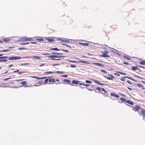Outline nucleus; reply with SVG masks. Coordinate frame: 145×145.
Segmentation results:
<instances>
[{"label": "nucleus", "instance_id": "1", "mask_svg": "<svg viewBox=\"0 0 145 145\" xmlns=\"http://www.w3.org/2000/svg\"><path fill=\"white\" fill-rule=\"evenodd\" d=\"M8 58L7 56H4L0 57V62H6L7 60L6 59H7Z\"/></svg>", "mask_w": 145, "mask_h": 145}, {"label": "nucleus", "instance_id": "2", "mask_svg": "<svg viewBox=\"0 0 145 145\" xmlns=\"http://www.w3.org/2000/svg\"><path fill=\"white\" fill-rule=\"evenodd\" d=\"M138 113L140 116H142L144 117L145 116V109H141V112H138Z\"/></svg>", "mask_w": 145, "mask_h": 145}, {"label": "nucleus", "instance_id": "3", "mask_svg": "<svg viewBox=\"0 0 145 145\" xmlns=\"http://www.w3.org/2000/svg\"><path fill=\"white\" fill-rule=\"evenodd\" d=\"M140 109V106L139 105H136L135 107L133 108V109L135 111H138V110Z\"/></svg>", "mask_w": 145, "mask_h": 145}, {"label": "nucleus", "instance_id": "4", "mask_svg": "<svg viewBox=\"0 0 145 145\" xmlns=\"http://www.w3.org/2000/svg\"><path fill=\"white\" fill-rule=\"evenodd\" d=\"M22 41H27L32 40V39L31 38H23L21 39Z\"/></svg>", "mask_w": 145, "mask_h": 145}, {"label": "nucleus", "instance_id": "5", "mask_svg": "<svg viewBox=\"0 0 145 145\" xmlns=\"http://www.w3.org/2000/svg\"><path fill=\"white\" fill-rule=\"evenodd\" d=\"M125 78H127L128 79H131L133 81H135L132 78L130 77H129L127 76H125L124 77H123L121 79V80L122 81H124L125 80Z\"/></svg>", "mask_w": 145, "mask_h": 145}, {"label": "nucleus", "instance_id": "6", "mask_svg": "<svg viewBox=\"0 0 145 145\" xmlns=\"http://www.w3.org/2000/svg\"><path fill=\"white\" fill-rule=\"evenodd\" d=\"M108 75L111 76V77H109L106 76H104L107 79H108L110 80H113V79L112 78H114V77L112 76V74H108Z\"/></svg>", "mask_w": 145, "mask_h": 145}, {"label": "nucleus", "instance_id": "7", "mask_svg": "<svg viewBox=\"0 0 145 145\" xmlns=\"http://www.w3.org/2000/svg\"><path fill=\"white\" fill-rule=\"evenodd\" d=\"M110 95L112 97L116 98H118L119 97V96L118 95H116V93H111Z\"/></svg>", "mask_w": 145, "mask_h": 145}, {"label": "nucleus", "instance_id": "8", "mask_svg": "<svg viewBox=\"0 0 145 145\" xmlns=\"http://www.w3.org/2000/svg\"><path fill=\"white\" fill-rule=\"evenodd\" d=\"M55 81V80L54 78H50L49 80V82L51 84H53Z\"/></svg>", "mask_w": 145, "mask_h": 145}, {"label": "nucleus", "instance_id": "9", "mask_svg": "<svg viewBox=\"0 0 145 145\" xmlns=\"http://www.w3.org/2000/svg\"><path fill=\"white\" fill-rule=\"evenodd\" d=\"M36 40L39 41L41 42L44 40V39L41 37H37L36 38Z\"/></svg>", "mask_w": 145, "mask_h": 145}, {"label": "nucleus", "instance_id": "10", "mask_svg": "<svg viewBox=\"0 0 145 145\" xmlns=\"http://www.w3.org/2000/svg\"><path fill=\"white\" fill-rule=\"evenodd\" d=\"M93 64L94 65H95L96 66H103L104 65L101 63H93Z\"/></svg>", "mask_w": 145, "mask_h": 145}, {"label": "nucleus", "instance_id": "11", "mask_svg": "<svg viewBox=\"0 0 145 145\" xmlns=\"http://www.w3.org/2000/svg\"><path fill=\"white\" fill-rule=\"evenodd\" d=\"M79 44L80 45H82V46H88L89 44L88 43H82L80 42H79Z\"/></svg>", "mask_w": 145, "mask_h": 145}, {"label": "nucleus", "instance_id": "12", "mask_svg": "<svg viewBox=\"0 0 145 145\" xmlns=\"http://www.w3.org/2000/svg\"><path fill=\"white\" fill-rule=\"evenodd\" d=\"M47 40L48 41L50 42H53L54 41V39L51 37H48L47 39Z\"/></svg>", "mask_w": 145, "mask_h": 145}, {"label": "nucleus", "instance_id": "13", "mask_svg": "<svg viewBox=\"0 0 145 145\" xmlns=\"http://www.w3.org/2000/svg\"><path fill=\"white\" fill-rule=\"evenodd\" d=\"M132 69L133 71H135L137 70H138L139 71H141L138 68L137 66H133L132 67Z\"/></svg>", "mask_w": 145, "mask_h": 145}, {"label": "nucleus", "instance_id": "14", "mask_svg": "<svg viewBox=\"0 0 145 145\" xmlns=\"http://www.w3.org/2000/svg\"><path fill=\"white\" fill-rule=\"evenodd\" d=\"M63 81L66 84L69 83L70 82V80L66 79H64L63 80Z\"/></svg>", "mask_w": 145, "mask_h": 145}, {"label": "nucleus", "instance_id": "15", "mask_svg": "<svg viewBox=\"0 0 145 145\" xmlns=\"http://www.w3.org/2000/svg\"><path fill=\"white\" fill-rule=\"evenodd\" d=\"M60 57L59 56L54 55L50 56H48V57H51V58H56V57Z\"/></svg>", "mask_w": 145, "mask_h": 145}, {"label": "nucleus", "instance_id": "16", "mask_svg": "<svg viewBox=\"0 0 145 145\" xmlns=\"http://www.w3.org/2000/svg\"><path fill=\"white\" fill-rule=\"evenodd\" d=\"M126 102L129 104L131 105H133L134 104L133 103L132 101H131L130 100H127L126 101Z\"/></svg>", "mask_w": 145, "mask_h": 145}, {"label": "nucleus", "instance_id": "17", "mask_svg": "<svg viewBox=\"0 0 145 145\" xmlns=\"http://www.w3.org/2000/svg\"><path fill=\"white\" fill-rule=\"evenodd\" d=\"M2 40L3 41L5 42H8L10 41L9 39L7 38L3 39H2Z\"/></svg>", "mask_w": 145, "mask_h": 145}, {"label": "nucleus", "instance_id": "18", "mask_svg": "<svg viewBox=\"0 0 145 145\" xmlns=\"http://www.w3.org/2000/svg\"><path fill=\"white\" fill-rule=\"evenodd\" d=\"M123 57L125 59H126L127 60H130L131 59L130 58L129 56H123Z\"/></svg>", "mask_w": 145, "mask_h": 145}, {"label": "nucleus", "instance_id": "19", "mask_svg": "<svg viewBox=\"0 0 145 145\" xmlns=\"http://www.w3.org/2000/svg\"><path fill=\"white\" fill-rule=\"evenodd\" d=\"M102 56L103 57H109V56H108L107 54L106 53L103 54L102 55Z\"/></svg>", "mask_w": 145, "mask_h": 145}, {"label": "nucleus", "instance_id": "20", "mask_svg": "<svg viewBox=\"0 0 145 145\" xmlns=\"http://www.w3.org/2000/svg\"><path fill=\"white\" fill-rule=\"evenodd\" d=\"M21 83L22 84L23 86H26L27 84V83L25 81H23L21 82Z\"/></svg>", "mask_w": 145, "mask_h": 145}, {"label": "nucleus", "instance_id": "21", "mask_svg": "<svg viewBox=\"0 0 145 145\" xmlns=\"http://www.w3.org/2000/svg\"><path fill=\"white\" fill-rule=\"evenodd\" d=\"M14 60L19 59L21 58L20 57L14 56Z\"/></svg>", "mask_w": 145, "mask_h": 145}, {"label": "nucleus", "instance_id": "22", "mask_svg": "<svg viewBox=\"0 0 145 145\" xmlns=\"http://www.w3.org/2000/svg\"><path fill=\"white\" fill-rule=\"evenodd\" d=\"M53 73V72L52 71H49V72H44V73L45 74H52Z\"/></svg>", "mask_w": 145, "mask_h": 145}, {"label": "nucleus", "instance_id": "23", "mask_svg": "<svg viewBox=\"0 0 145 145\" xmlns=\"http://www.w3.org/2000/svg\"><path fill=\"white\" fill-rule=\"evenodd\" d=\"M140 64L142 65H145V60H143L140 62Z\"/></svg>", "mask_w": 145, "mask_h": 145}, {"label": "nucleus", "instance_id": "24", "mask_svg": "<svg viewBox=\"0 0 145 145\" xmlns=\"http://www.w3.org/2000/svg\"><path fill=\"white\" fill-rule=\"evenodd\" d=\"M93 81L95 83L98 84L99 85V84L100 82L99 81L95 80H94Z\"/></svg>", "mask_w": 145, "mask_h": 145}, {"label": "nucleus", "instance_id": "25", "mask_svg": "<svg viewBox=\"0 0 145 145\" xmlns=\"http://www.w3.org/2000/svg\"><path fill=\"white\" fill-rule=\"evenodd\" d=\"M79 82L78 81L73 80V84H78Z\"/></svg>", "mask_w": 145, "mask_h": 145}, {"label": "nucleus", "instance_id": "26", "mask_svg": "<svg viewBox=\"0 0 145 145\" xmlns=\"http://www.w3.org/2000/svg\"><path fill=\"white\" fill-rule=\"evenodd\" d=\"M79 84L80 85H83L87 87L89 86V84H83L81 83H80Z\"/></svg>", "mask_w": 145, "mask_h": 145}, {"label": "nucleus", "instance_id": "27", "mask_svg": "<svg viewBox=\"0 0 145 145\" xmlns=\"http://www.w3.org/2000/svg\"><path fill=\"white\" fill-rule=\"evenodd\" d=\"M120 100L122 102H124L125 101L126 99L125 98H120Z\"/></svg>", "mask_w": 145, "mask_h": 145}, {"label": "nucleus", "instance_id": "28", "mask_svg": "<svg viewBox=\"0 0 145 145\" xmlns=\"http://www.w3.org/2000/svg\"><path fill=\"white\" fill-rule=\"evenodd\" d=\"M33 57L34 58H36L38 59H40V57L37 56H33Z\"/></svg>", "mask_w": 145, "mask_h": 145}, {"label": "nucleus", "instance_id": "29", "mask_svg": "<svg viewBox=\"0 0 145 145\" xmlns=\"http://www.w3.org/2000/svg\"><path fill=\"white\" fill-rule=\"evenodd\" d=\"M26 72L24 71H18V74H22L23 73H26Z\"/></svg>", "mask_w": 145, "mask_h": 145}, {"label": "nucleus", "instance_id": "30", "mask_svg": "<svg viewBox=\"0 0 145 145\" xmlns=\"http://www.w3.org/2000/svg\"><path fill=\"white\" fill-rule=\"evenodd\" d=\"M118 73L122 75H126V74L125 73L122 72H117Z\"/></svg>", "mask_w": 145, "mask_h": 145}, {"label": "nucleus", "instance_id": "31", "mask_svg": "<svg viewBox=\"0 0 145 145\" xmlns=\"http://www.w3.org/2000/svg\"><path fill=\"white\" fill-rule=\"evenodd\" d=\"M61 40L62 42H69V40Z\"/></svg>", "mask_w": 145, "mask_h": 145}, {"label": "nucleus", "instance_id": "32", "mask_svg": "<svg viewBox=\"0 0 145 145\" xmlns=\"http://www.w3.org/2000/svg\"><path fill=\"white\" fill-rule=\"evenodd\" d=\"M52 50H56V51H59V50L57 48H53L52 49Z\"/></svg>", "mask_w": 145, "mask_h": 145}, {"label": "nucleus", "instance_id": "33", "mask_svg": "<svg viewBox=\"0 0 145 145\" xmlns=\"http://www.w3.org/2000/svg\"><path fill=\"white\" fill-rule=\"evenodd\" d=\"M10 51V50L6 49L5 50H1V52H7V51Z\"/></svg>", "mask_w": 145, "mask_h": 145}, {"label": "nucleus", "instance_id": "34", "mask_svg": "<svg viewBox=\"0 0 145 145\" xmlns=\"http://www.w3.org/2000/svg\"><path fill=\"white\" fill-rule=\"evenodd\" d=\"M10 51V50L6 49L5 50H1V52H7V51Z\"/></svg>", "mask_w": 145, "mask_h": 145}, {"label": "nucleus", "instance_id": "35", "mask_svg": "<svg viewBox=\"0 0 145 145\" xmlns=\"http://www.w3.org/2000/svg\"><path fill=\"white\" fill-rule=\"evenodd\" d=\"M14 56H12L9 58L8 59V60H14Z\"/></svg>", "mask_w": 145, "mask_h": 145}, {"label": "nucleus", "instance_id": "36", "mask_svg": "<svg viewBox=\"0 0 145 145\" xmlns=\"http://www.w3.org/2000/svg\"><path fill=\"white\" fill-rule=\"evenodd\" d=\"M81 62L85 63H89V62L84 61H81Z\"/></svg>", "mask_w": 145, "mask_h": 145}, {"label": "nucleus", "instance_id": "37", "mask_svg": "<svg viewBox=\"0 0 145 145\" xmlns=\"http://www.w3.org/2000/svg\"><path fill=\"white\" fill-rule=\"evenodd\" d=\"M29 44L28 42L21 43H20L21 45H26Z\"/></svg>", "mask_w": 145, "mask_h": 145}, {"label": "nucleus", "instance_id": "38", "mask_svg": "<svg viewBox=\"0 0 145 145\" xmlns=\"http://www.w3.org/2000/svg\"><path fill=\"white\" fill-rule=\"evenodd\" d=\"M50 54L49 53H43L42 54V55L46 56V55H48Z\"/></svg>", "mask_w": 145, "mask_h": 145}, {"label": "nucleus", "instance_id": "39", "mask_svg": "<svg viewBox=\"0 0 145 145\" xmlns=\"http://www.w3.org/2000/svg\"><path fill=\"white\" fill-rule=\"evenodd\" d=\"M49 79H46L45 80V83H46V84H47V82H48V81H49Z\"/></svg>", "mask_w": 145, "mask_h": 145}, {"label": "nucleus", "instance_id": "40", "mask_svg": "<svg viewBox=\"0 0 145 145\" xmlns=\"http://www.w3.org/2000/svg\"><path fill=\"white\" fill-rule=\"evenodd\" d=\"M97 90L100 91L101 90V88L100 87H97L96 88Z\"/></svg>", "mask_w": 145, "mask_h": 145}, {"label": "nucleus", "instance_id": "41", "mask_svg": "<svg viewBox=\"0 0 145 145\" xmlns=\"http://www.w3.org/2000/svg\"><path fill=\"white\" fill-rule=\"evenodd\" d=\"M137 86H139L140 87H143V86L142 85L139 84H137Z\"/></svg>", "mask_w": 145, "mask_h": 145}, {"label": "nucleus", "instance_id": "42", "mask_svg": "<svg viewBox=\"0 0 145 145\" xmlns=\"http://www.w3.org/2000/svg\"><path fill=\"white\" fill-rule=\"evenodd\" d=\"M86 82L87 83H91V81H89V80H86Z\"/></svg>", "mask_w": 145, "mask_h": 145}, {"label": "nucleus", "instance_id": "43", "mask_svg": "<svg viewBox=\"0 0 145 145\" xmlns=\"http://www.w3.org/2000/svg\"><path fill=\"white\" fill-rule=\"evenodd\" d=\"M101 72H104V73H106V74L107 73V72L106 71H105L104 70H101Z\"/></svg>", "mask_w": 145, "mask_h": 145}, {"label": "nucleus", "instance_id": "44", "mask_svg": "<svg viewBox=\"0 0 145 145\" xmlns=\"http://www.w3.org/2000/svg\"><path fill=\"white\" fill-rule=\"evenodd\" d=\"M102 89L103 91L105 92V93H106V91L105 90V89L104 88H102Z\"/></svg>", "mask_w": 145, "mask_h": 145}, {"label": "nucleus", "instance_id": "45", "mask_svg": "<svg viewBox=\"0 0 145 145\" xmlns=\"http://www.w3.org/2000/svg\"><path fill=\"white\" fill-rule=\"evenodd\" d=\"M46 78V77H39L38 78V79H44Z\"/></svg>", "mask_w": 145, "mask_h": 145}, {"label": "nucleus", "instance_id": "46", "mask_svg": "<svg viewBox=\"0 0 145 145\" xmlns=\"http://www.w3.org/2000/svg\"><path fill=\"white\" fill-rule=\"evenodd\" d=\"M99 85H101V86H105V85H106V84H103V83H100Z\"/></svg>", "mask_w": 145, "mask_h": 145}, {"label": "nucleus", "instance_id": "47", "mask_svg": "<svg viewBox=\"0 0 145 145\" xmlns=\"http://www.w3.org/2000/svg\"><path fill=\"white\" fill-rule=\"evenodd\" d=\"M61 76H63V77H67L68 76V75H61Z\"/></svg>", "mask_w": 145, "mask_h": 145}, {"label": "nucleus", "instance_id": "48", "mask_svg": "<svg viewBox=\"0 0 145 145\" xmlns=\"http://www.w3.org/2000/svg\"><path fill=\"white\" fill-rule=\"evenodd\" d=\"M123 63L125 64H126L127 65H129V63H127V62H123Z\"/></svg>", "mask_w": 145, "mask_h": 145}, {"label": "nucleus", "instance_id": "49", "mask_svg": "<svg viewBox=\"0 0 145 145\" xmlns=\"http://www.w3.org/2000/svg\"><path fill=\"white\" fill-rule=\"evenodd\" d=\"M51 59L52 60H61V59H60L59 58V59H55L53 58H51Z\"/></svg>", "mask_w": 145, "mask_h": 145}, {"label": "nucleus", "instance_id": "50", "mask_svg": "<svg viewBox=\"0 0 145 145\" xmlns=\"http://www.w3.org/2000/svg\"><path fill=\"white\" fill-rule=\"evenodd\" d=\"M61 50L65 52H68V50H64L61 49Z\"/></svg>", "mask_w": 145, "mask_h": 145}, {"label": "nucleus", "instance_id": "51", "mask_svg": "<svg viewBox=\"0 0 145 145\" xmlns=\"http://www.w3.org/2000/svg\"><path fill=\"white\" fill-rule=\"evenodd\" d=\"M114 74L118 76H120V75L118 73H114Z\"/></svg>", "mask_w": 145, "mask_h": 145}, {"label": "nucleus", "instance_id": "52", "mask_svg": "<svg viewBox=\"0 0 145 145\" xmlns=\"http://www.w3.org/2000/svg\"><path fill=\"white\" fill-rule=\"evenodd\" d=\"M25 48H19V50H25Z\"/></svg>", "mask_w": 145, "mask_h": 145}, {"label": "nucleus", "instance_id": "53", "mask_svg": "<svg viewBox=\"0 0 145 145\" xmlns=\"http://www.w3.org/2000/svg\"><path fill=\"white\" fill-rule=\"evenodd\" d=\"M18 71H19V70H17L16 71H13V72L15 73V72H18Z\"/></svg>", "mask_w": 145, "mask_h": 145}, {"label": "nucleus", "instance_id": "54", "mask_svg": "<svg viewBox=\"0 0 145 145\" xmlns=\"http://www.w3.org/2000/svg\"><path fill=\"white\" fill-rule=\"evenodd\" d=\"M31 77H33V78H37V79H38V78H39V77H37L34 76H31Z\"/></svg>", "mask_w": 145, "mask_h": 145}, {"label": "nucleus", "instance_id": "55", "mask_svg": "<svg viewBox=\"0 0 145 145\" xmlns=\"http://www.w3.org/2000/svg\"><path fill=\"white\" fill-rule=\"evenodd\" d=\"M127 88L128 89H129L130 91H132V89L131 88H130L129 87H128Z\"/></svg>", "mask_w": 145, "mask_h": 145}, {"label": "nucleus", "instance_id": "56", "mask_svg": "<svg viewBox=\"0 0 145 145\" xmlns=\"http://www.w3.org/2000/svg\"><path fill=\"white\" fill-rule=\"evenodd\" d=\"M127 82L129 84H132L129 81V80H128L127 81Z\"/></svg>", "mask_w": 145, "mask_h": 145}, {"label": "nucleus", "instance_id": "57", "mask_svg": "<svg viewBox=\"0 0 145 145\" xmlns=\"http://www.w3.org/2000/svg\"><path fill=\"white\" fill-rule=\"evenodd\" d=\"M13 65L12 64H11V65H9L8 66V67H10L12 66Z\"/></svg>", "mask_w": 145, "mask_h": 145}, {"label": "nucleus", "instance_id": "58", "mask_svg": "<svg viewBox=\"0 0 145 145\" xmlns=\"http://www.w3.org/2000/svg\"><path fill=\"white\" fill-rule=\"evenodd\" d=\"M120 94L121 95H122V96H123V97H126V95H123V94Z\"/></svg>", "mask_w": 145, "mask_h": 145}, {"label": "nucleus", "instance_id": "59", "mask_svg": "<svg viewBox=\"0 0 145 145\" xmlns=\"http://www.w3.org/2000/svg\"><path fill=\"white\" fill-rule=\"evenodd\" d=\"M53 54H60V53L56 54V53H53Z\"/></svg>", "mask_w": 145, "mask_h": 145}, {"label": "nucleus", "instance_id": "60", "mask_svg": "<svg viewBox=\"0 0 145 145\" xmlns=\"http://www.w3.org/2000/svg\"><path fill=\"white\" fill-rule=\"evenodd\" d=\"M31 43L33 44H37V43L36 42H31Z\"/></svg>", "mask_w": 145, "mask_h": 145}, {"label": "nucleus", "instance_id": "61", "mask_svg": "<svg viewBox=\"0 0 145 145\" xmlns=\"http://www.w3.org/2000/svg\"><path fill=\"white\" fill-rule=\"evenodd\" d=\"M8 71H7L6 72H4V73L3 74H6V73H7V72H8Z\"/></svg>", "mask_w": 145, "mask_h": 145}, {"label": "nucleus", "instance_id": "62", "mask_svg": "<svg viewBox=\"0 0 145 145\" xmlns=\"http://www.w3.org/2000/svg\"><path fill=\"white\" fill-rule=\"evenodd\" d=\"M29 64V63H25V64H21V65H26V64Z\"/></svg>", "mask_w": 145, "mask_h": 145}, {"label": "nucleus", "instance_id": "63", "mask_svg": "<svg viewBox=\"0 0 145 145\" xmlns=\"http://www.w3.org/2000/svg\"><path fill=\"white\" fill-rule=\"evenodd\" d=\"M10 79V78H5V79L4 80H7V79Z\"/></svg>", "mask_w": 145, "mask_h": 145}, {"label": "nucleus", "instance_id": "64", "mask_svg": "<svg viewBox=\"0 0 145 145\" xmlns=\"http://www.w3.org/2000/svg\"><path fill=\"white\" fill-rule=\"evenodd\" d=\"M60 73H63V71H60Z\"/></svg>", "mask_w": 145, "mask_h": 145}]
</instances>
